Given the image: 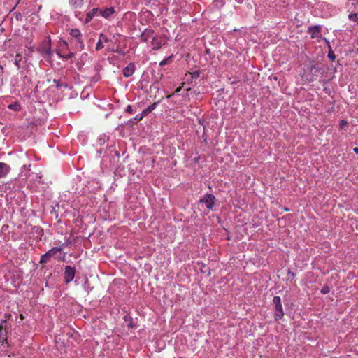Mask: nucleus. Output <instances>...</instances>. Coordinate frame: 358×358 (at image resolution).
Instances as JSON below:
<instances>
[{"mask_svg": "<svg viewBox=\"0 0 358 358\" xmlns=\"http://www.w3.org/2000/svg\"><path fill=\"white\" fill-rule=\"evenodd\" d=\"M330 292V288L329 286L325 285L321 289V293L323 294H328Z\"/></svg>", "mask_w": 358, "mask_h": 358, "instance_id": "nucleus-20", "label": "nucleus"}, {"mask_svg": "<svg viewBox=\"0 0 358 358\" xmlns=\"http://www.w3.org/2000/svg\"><path fill=\"white\" fill-rule=\"evenodd\" d=\"M171 59H172V56H169V57L164 59L163 60H162L159 62V66H163L169 64L170 62V61L171 60Z\"/></svg>", "mask_w": 358, "mask_h": 358, "instance_id": "nucleus-17", "label": "nucleus"}, {"mask_svg": "<svg viewBox=\"0 0 358 358\" xmlns=\"http://www.w3.org/2000/svg\"><path fill=\"white\" fill-rule=\"evenodd\" d=\"M100 77L99 76H97L96 78H94V82H97L99 80Z\"/></svg>", "mask_w": 358, "mask_h": 358, "instance_id": "nucleus-31", "label": "nucleus"}, {"mask_svg": "<svg viewBox=\"0 0 358 358\" xmlns=\"http://www.w3.org/2000/svg\"><path fill=\"white\" fill-rule=\"evenodd\" d=\"M62 250V248H57V247H54L52 248H51L50 250H49L47 253L48 254V255L52 257L53 256H55L57 253L61 252Z\"/></svg>", "mask_w": 358, "mask_h": 358, "instance_id": "nucleus-13", "label": "nucleus"}, {"mask_svg": "<svg viewBox=\"0 0 358 358\" xmlns=\"http://www.w3.org/2000/svg\"><path fill=\"white\" fill-rule=\"evenodd\" d=\"M76 273V269L73 267H71V266H66L65 267L64 271V281L66 283H69L71 282L74 277Z\"/></svg>", "mask_w": 358, "mask_h": 358, "instance_id": "nucleus-5", "label": "nucleus"}, {"mask_svg": "<svg viewBox=\"0 0 358 358\" xmlns=\"http://www.w3.org/2000/svg\"><path fill=\"white\" fill-rule=\"evenodd\" d=\"M63 43L65 45H67V43L66 41H63Z\"/></svg>", "mask_w": 358, "mask_h": 358, "instance_id": "nucleus-34", "label": "nucleus"}, {"mask_svg": "<svg viewBox=\"0 0 358 358\" xmlns=\"http://www.w3.org/2000/svg\"><path fill=\"white\" fill-rule=\"evenodd\" d=\"M353 150L356 154H358V147L354 148Z\"/></svg>", "mask_w": 358, "mask_h": 358, "instance_id": "nucleus-30", "label": "nucleus"}, {"mask_svg": "<svg viewBox=\"0 0 358 358\" xmlns=\"http://www.w3.org/2000/svg\"><path fill=\"white\" fill-rule=\"evenodd\" d=\"M348 122L346 120H342L340 122V129H343L345 126H347Z\"/></svg>", "mask_w": 358, "mask_h": 358, "instance_id": "nucleus-22", "label": "nucleus"}, {"mask_svg": "<svg viewBox=\"0 0 358 358\" xmlns=\"http://www.w3.org/2000/svg\"><path fill=\"white\" fill-rule=\"evenodd\" d=\"M125 112L126 113H133V109H132V107L131 105H128L125 109Z\"/></svg>", "mask_w": 358, "mask_h": 358, "instance_id": "nucleus-26", "label": "nucleus"}, {"mask_svg": "<svg viewBox=\"0 0 358 358\" xmlns=\"http://www.w3.org/2000/svg\"><path fill=\"white\" fill-rule=\"evenodd\" d=\"M171 96H172V94H169V95H167V96H166V97L169 99V98H170Z\"/></svg>", "mask_w": 358, "mask_h": 358, "instance_id": "nucleus-35", "label": "nucleus"}, {"mask_svg": "<svg viewBox=\"0 0 358 358\" xmlns=\"http://www.w3.org/2000/svg\"><path fill=\"white\" fill-rule=\"evenodd\" d=\"M50 48H49L48 50L47 51V53H50Z\"/></svg>", "mask_w": 358, "mask_h": 358, "instance_id": "nucleus-33", "label": "nucleus"}, {"mask_svg": "<svg viewBox=\"0 0 358 358\" xmlns=\"http://www.w3.org/2000/svg\"><path fill=\"white\" fill-rule=\"evenodd\" d=\"M273 303L274 305V317L276 321H278L284 316V311L280 297L278 296H274L273 299Z\"/></svg>", "mask_w": 358, "mask_h": 358, "instance_id": "nucleus-1", "label": "nucleus"}, {"mask_svg": "<svg viewBox=\"0 0 358 358\" xmlns=\"http://www.w3.org/2000/svg\"><path fill=\"white\" fill-rule=\"evenodd\" d=\"M74 56V53L73 52H69L68 53L67 55H63L62 56V57L66 59H71V57H73Z\"/></svg>", "mask_w": 358, "mask_h": 358, "instance_id": "nucleus-24", "label": "nucleus"}, {"mask_svg": "<svg viewBox=\"0 0 358 358\" xmlns=\"http://www.w3.org/2000/svg\"><path fill=\"white\" fill-rule=\"evenodd\" d=\"M99 12H100V9L99 8H93L91 10H90L87 15H86V18H85V23H89L94 16H98L99 15Z\"/></svg>", "mask_w": 358, "mask_h": 358, "instance_id": "nucleus-10", "label": "nucleus"}, {"mask_svg": "<svg viewBox=\"0 0 358 358\" xmlns=\"http://www.w3.org/2000/svg\"><path fill=\"white\" fill-rule=\"evenodd\" d=\"M6 321H2L0 324V343H3L7 340V331L6 329Z\"/></svg>", "mask_w": 358, "mask_h": 358, "instance_id": "nucleus-6", "label": "nucleus"}, {"mask_svg": "<svg viewBox=\"0 0 358 358\" xmlns=\"http://www.w3.org/2000/svg\"><path fill=\"white\" fill-rule=\"evenodd\" d=\"M99 40H101L102 42H105V43H108V42L110 41V39H109L103 34H100V35H99Z\"/></svg>", "mask_w": 358, "mask_h": 358, "instance_id": "nucleus-19", "label": "nucleus"}, {"mask_svg": "<svg viewBox=\"0 0 358 358\" xmlns=\"http://www.w3.org/2000/svg\"><path fill=\"white\" fill-rule=\"evenodd\" d=\"M328 57L331 60L334 61L336 59V56L334 53L332 51H329L328 53Z\"/></svg>", "mask_w": 358, "mask_h": 358, "instance_id": "nucleus-23", "label": "nucleus"}, {"mask_svg": "<svg viewBox=\"0 0 358 358\" xmlns=\"http://www.w3.org/2000/svg\"><path fill=\"white\" fill-rule=\"evenodd\" d=\"M182 87V85H180L179 86L174 92V93H178L179 92H180L181 89Z\"/></svg>", "mask_w": 358, "mask_h": 358, "instance_id": "nucleus-29", "label": "nucleus"}, {"mask_svg": "<svg viewBox=\"0 0 358 358\" xmlns=\"http://www.w3.org/2000/svg\"><path fill=\"white\" fill-rule=\"evenodd\" d=\"M163 44V41L161 36H155L152 37L151 45L152 46V49L158 50L159 49Z\"/></svg>", "mask_w": 358, "mask_h": 358, "instance_id": "nucleus-7", "label": "nucleus"}, {"mask_svg": "<svg viewBox=\"0 0 358 358\" xmlns=\"http://www.w3.org/2000/svg\"><path fill=\"white\" fill-rule=\"evenodd\" d=\"M15 65H16L18 68H20V66H19V64H18V62H17V61H15Z\"/></svg>", "mask_w": 358, "mask_h": 358, "instance_id": "nucleus-32", "label": "nucleus"}, {"mask_svg": "<svg viewBox=\"0 0 358 358\" xmlns=\"http://www.w3.org/2000/svg\"><path fill=\"white\" fill-rule=\"evenodd\" d=\"M70 36L76 41V47L77 49L82 50L84 49V43L82 39V34L78 29H71L69 31Z\"/></svg>", "mask_w": 358, "mask_h": 358, "instance_id": "nucleus-2", "label": "nucleus"}, {"mask_svg": "<svg viewBox=\"0 0 358 358\" xmlns=\"http://www.w3.org/2000/svg\"><path fill=\"white\" fill-rule=\"evenodd\" d=\"M20 317H21V319H23V318H24V317H23V315H20Z\"/></svg>", "mask_w": 358, "mask_h": 358, "instance_id": "nucleus-36", "label": "nucleus"}, {"mask_svg": "<svg viewBox=\"0 0 358 358\" xmlns=\"http://www.w3.org/2000/svg\"><path fill=\"white\" fill-rule=\"evenodd\" d=\"M50 259H51V257L46 252L41 257L40 263L41 264L48 263V262H50Z\"/></svg>", "mask_w": 358, "mask_h": 358, "instance_id": "nucleus-15", "label": "nucleus"}, {"mask_svg": "<svg viewBox=\"0 0 358 358\" xmlns=\"http://www.w3.org/2000/svg\"><path fill=\"white\" fill-rule=\"evenodd\" d=\"M103 48V42L101 40H99L96 45V50H100Z\"/></svg>", "mask_w": 358, "mask_h": 358, "instance_id": "nucleus-21", "label": "nucleus"}, {"mask_svg": "<svg viewBox=\"0 0 358 358\" xmlns=\"http://www.w3.org/2000/svg\"><path fill=\"white\" fill-rule=\"evenodd\" d=\"M199 76H200V72L198 71H196L192 73V78H197L199 77Z\"/></svg>", "mask_w": 358, "mask_h": 358, "instance_id": "nucleus-25", "label": "nucleus"}, {"mask_svg": "<svg viewBox=\"0 0 358 358\" xmlns=\"http://www.w3.org/2000/svg\"><path fill=\"white\" fill-rule=\"evenodd\" d=\"M153 33L154 31L152 29H146L140 36L141 41L147 42L149 38H152Z\"/></svg>", "mask_w": 358, "mask_h": 358, "instance_id": "nucleus-12", "label": "nucleus"}, {"mask_svg": "<svg viewBox=\"0 0 358 358\" xmlns=\"http://www.w3.org/2000/svg\"><path fill=\"white\" fill-rule=\"evenodd\" d=\"M157 103H154L153 104L149 106L147 108L144 109L142 113L145 116L150 112H152L156 107Z\"/></svg>", "mask_w": 358, "mask_h": 358, "instance_id": "nucleus-14", "label": "nucleus"}, {"mask_svg": "<svg viewBox=\"0 0 358 358\" xmlns=\"http://www.w3.org/2000/svg\"><path fill=\"white\" fill-rule=\"evenodd\" d=\"M321 29L320 25L311 26L308 27L307 32L310 34L311 38L320 41L322 39Z\"/></svg>", "mask_w": 358, "mask_h": 358, "instance_id": "nucleus-4", "label": "nucleus"}, {"mask_svg": "<svg viewBox=\"0 0 358 358\" xmlns=\"http://www.w3.org/2000/svg\"><path fill=\"white\" fill-rule=\"evenodd\" d=\"M53 83L55 84L57 87H59L62 86V83H61L59 80H54Z\"/></svg>", "mask_w": 358, "mask_h": 358, "instance_id": "nucleus-28", "label": "nucleus"}, {"mask_svg": "<svg viewBox=\"0 0 358 358\" xmlns=\"http://www.w3.org/2000/svg\"><path fill=\"white\" fill-rule=\"evenodd\" d=\"M135 71V65L134 63H129L125 68L122 70L123 75L128 78L133 75Z\"/></svg>", "mask_w": 358, "mask_h": 358, "instance_id": "nucleus-8", "label": "nucleus"}, {"mask_svg": "<svg viewBox=\"0 0 358 358\" xmlns=\"http://www.w3.org/2000/svg\"><path fill=\"white\" fill-rule=\"evenodd\" d=\"M216 201V198L211 194H205L199 201L201 203H204L208 210H213Z\"/></svg>", "mask_w": 358, "mask_h": 358, "instance_id": "nucleus-3", "label": "nucleus"}, {"mask_svg": "<svg viewBox=\"0 0 358 358\" xmlns=\"http://www.w3.org/2000/svg\"><path fill=\"white\" fill-rule=\"evenodd\" d=\"M349 18L350 20H355L357 18V14L356 13H351L349 15Z\"/></svg>", "mask_w": 358, "mask_h": 358, "instance_id": "nucleus-27", "label": "nucleus"}, {"mask_svg": "<svg viewBox=\"0 0 358 358\" xmlns=\"http://www.w3.org/2000/svg\"><path fill=\"white\" fill-rule=\"evenodd\" d=\"M11 169L6 163L0 162V178H5L10 171Z\"/></svg>", "mask_w": 358, "mask_h": 358, "instance_id": "nucleus-9", "label": "nucleus"}, {"mask_svg": "<svg viewBox=\"0 0 358 358\" xmlns=\"http://www.w3.org/2000/svg\"><path fill=\"white\" fill-rule=\"evenodd\" d=\"M115 13L113 7L106 8L103 10L100 9L99 14L106 19L109 18Z\"/></svg>", "mask_w": 358, "mask_h": 358, "instance_id": "nucleus-11", "label": "nucleus"}, {"mask_svg": "<svg viewBox=\"0 0 358 358\" xmlns=\"http://www.w3.org/2000/svg\"><path fill=\"white\" fill-rule=\"evenodd\" d=\"M143 117H145V115H143V113H141V114H138L136 115V117L134 118V120H133V123H136L139 121H141Z\"/></svg>", "mask_w": 358, "mask_h": 358, "instance_id": "nucleus-18", "label": "nucleus"}, {"mask_svg": "<svg viewBox=\"0 0 358 358\" xmlns=\"http://www.w3.org/2000/svg\"><path fill=\"white\" fill-rule=\"evenodd\" d=\"M70 3L75 8H79L83 4V0H70Z\"/></svg>", "mask_w": 358, "mask_h": 358, "instance_id": "nucleus-16", "label": "nucleus"}]
</instances>
